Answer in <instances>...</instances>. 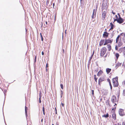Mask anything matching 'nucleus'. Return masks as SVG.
<instances>
[{"label":"nucleus","instance_id":"58836bf2","mask_svg":"<svg viewBox=\"0 0 125 125\" xmlns=\"http://www.w3.org/2000/svg\"><path fill=\"white\" fill-rule=\"evenodd\" d=\"M61 97L62 98V95L63 94V92H62V91L61 90Z\"/></svg>","mask_w":125,"mask_h":125},{"label":"nucleus","instance_id":"cd10ccee","mask_svg":"<svg viewBox=\"0 0 125 125\" xmlns=\"http://www.w3.org/2000/svg\"><path fill=\"white\" fill-rule=\"evenodd\" d=\"M41 96H40V95L39 98V102L40 103H41Z\"/></svg>","mask_w":125,"mask_h":125},{"label":"nucleus","instance_id":"393cba45","mask_svg":"<svg viewBox=\"0 0 125 125\" xmlns=\"http://www.w3.org/2000/svg\"><path fill=\"white\" fill-rule=\"evenodd\" d=\"M101 72L102 71H100L98 72L97 73V75L98 76H100V74L101 73Z\"/></svg>","mask_w":125,"mask_h":125},{"label":"nucleus","instance_id":"5fc2aeb1","mask_svg":"<svg viewBox=\"0 0 125 125\" xmlns=\"http://www.w3.org/2000/svg\"><path fill=\"white\" fill-rule=\"evenodd\" d=\"M63 33H62V39H63Z\"/></svg>","mask_w":125,"mask_h":125},{"label":"nucleus","instance_id":"c756f323","mask_svg":"<svg viewBox=\"0 0 125 125\" xmlns=\"http://www.w3.org/2000/svg\"><path fill=\"white\" fill-rule=\"evenodd\" d=\"M120 91H119V92H118V95L117 96V97L118 98L119 96V95H120Z\"/></svg>","mask_w":125,"mask_h":125},{"label":"nucleus","instance_id":"603ef678","mask_svg":"<svg viewBox=\"0 0 125 125\" xmlns=\"http://www.w3.org/2000/svg\"><path fill=\"white\" fill-rule=\"evenodd\" d=\"M53 7H54V5H55V4L54 3H53ZM53 8H54V7H53Z\"/></svg>","mask_w":125,"mask_h":125},{"label":"nucleus","instance_id":"49530a36","mask_svg":"<svg viewBox=\"0 0 125 125\" xmlns=\"http://www.w3.org/2000/svg\"><path fill=\"white\" fill-rule=\"evenodd\" d=\"M42 55H44V52H42Z\"/></svg>","mask_w":125,"mask_h":125},{"label":"nucleus","instance_id":"a211bd4d","mask_svg":"<svg viewBox=\"0 0 125 125\" xmlns=\"http://www.w3.org/2000/svg\"><path fill=\"white\" fill-rule=\"evenodd\" d=\"M112 116L114 119L115 120L116 119V115L115 113H114L112 114Z\"/></svg>","mask_w":125,"mask_h":125},{"label":"nucleus","instance_id":"39448f33","mask_svg":"<svg viewBox=\"0 0 125 125\" xmlns=\"http://www.w3.org/2000/svg\"><path fill=\"white\" fill-rule=\"evenodd\" d=\"M113 41V39H111V40L110 39H108V40L106 39L105 42L104 44V45H105L108 43H111Z\"/></svg>","mask_w":125,"mask_h":125},{"label":"nucleus","instance_id":"052dcab7","mask_svg":"<svg viewBox=\"0 0 125 125\" xmlns=\"http://www.w3.org/2000/svg\"><path fill=\"white\" fill-rule=\"evenodd\" d=\"M124 36L125 37V33H124Z\"/></svg>","mask_w":125,"mask_h":125},{"label":"nucleus","instance_id":"0e129e2a","mask_svg":"<svg viewBox=\"0 0 125 125\" xmlns=\"http://www.w3.org/2000/svg\"><path fill=\"white\" fill-rule=\"evenodd\" d=\"M42 120H43V119H42L41 120V121H42Z\"/></svg>","mask_w":125,"mask_h":125},{"label":"nucleus","instance_id":"0eeeda50","mask_svg":"<svg viewBox=\"0 0 125 125\" xmlns=\"http://www.w3.org/2000/svg\"><path fill=\"white\" fill-rule=\"evenodd\" d=\"M97 11V9H94L93 10V13L92 16V18L93 19L94 17H96V12Z\"/></svg>","mask_w":125,"mask_h":125},{"label":"nucleus","instance_id":"4be33fe9","mask_svg":"<svg viewBox=\"0 0 125 125\" xmlns=\"http://www.w3.org/2000/svg\"><path fill=\"white\" fill-rule=\"evenodd\" d=\"M115 56H116L117 59H118L119 56V54L118 53H116L115 54Z\"/></svg>","mask_w":125,"mask_h":125},{"label":"nucleus","instance_id":"37998d69","mask_svg":"<svg viewBox=\"0 0 125 125\" xmlns=\"http://www.w3.org/2000/svg\"><path fill=\"white\" fill-rule=\"evenodd\" d=\"M94 51L93 52V53L91 55H92L93 56L94 54Z\"/></svg>","mask_w":125,"mask_h":125},{"label":"nucleus","instance_id":"13d9d810","mask_svg":"<svg viewBox=\"0 0 125 125\" xmlns=\"http://www.w3.org/2000/svg\"><path fill=\"white\" fill-rule=\"evenodd\" d=\"M63 53H64V50L63 49Z\"/></svg>","mask_w":125,"mask_h":125},{"label":"nucleus","instance_id":"c9c22d12","mask_svg":"<svg viewBox=\"0 0 125 125\" xmlns=\"http://www.w3.org/2000/svg\"><path fill=\"white\" fill-rule=\"evenodd\" d=\"M107 80L109 82V83H111L109 79L108 78L107 79Z\"/></svg>","mask_w":125,"mask_h":125},{"label":"nucleus","instance_id":"8fccbe9b","mask_svg":"<svg viewBox=\"0 0 125 125\" xmlns=\"http://www.w3.org/2000/svg\"><path fill=\"white\" fill-rule=\"evenodd\" d=\"M112 13L113 14H115V13L113 12V11H112Z\"/></svg>","mask_w":125,"mask_h":125},{"label":"nucleus","instance_id":"a19ab883","mask_svg":"<svg viewBox=\"0 0 125 125\" xmlns=\"http://www.w3.org/2000/svg\"><path fill=\"white\" fill-rule=\"evenodd\" d=\"M123 125H125V122H123Z\"/></svg>","mask_w":125,"mask_h":125},{"label":"nucleus","instance_id":"412c9836","mask_svg":"<svg viewBox=\"0 0 125 125\" xmlns=\"http://www.w3.org/2000/svg\"><path fill=\"white\" fill-rule=\"evenodd\" d=\"M120 37V35H118L116 39V43H117L118 42V40L119 39V38Z\"/></svg>","mask_w":125,"mask_h":125},{"label":"nucleus","instance_id":"20e7f679","mask_svg":"<svg viewBox=\"0 0 125 125\" xmlns=\"http://www.w3.org/2000/svg\"><path fill=\"white\" fill-rule=\"evenodd\" d=\"M119 115L121 116H123L125 115L124 110L122 109H120L119 110Z\"/></svg>","mask_w":125,"mask_h":125},{"label":"nucleus","instance_id":"680f3d73","mask_svg":"<svg viewBox=\"0 0 125 125\" xmlns=\"http://www.w3.org/2000/svg\"><path fill=\"white\" fill-rule=\"evenodd\" d=\"M83 0H80L81 3V1Z\"/></svg>","mask_w":125,"mask_h":125},{"label":"nucleus","instance_id":"c03bdc74","mask_svg":"<svg viewBox=\"0 0 125 125\" xmlns=\"http://www.w3.org/2000/svg\"><path fill=\"white\" fill-rule=\"evenodd\" d=\"M61 104H62V106L63 107L64 105V104H63V103H62Z\"/></svg>","mask_w":125,"mask_h":125},{"label":"nucleus","instance_id":"bf43d9fd","mask_svg":"<svg viewBox=\"0 0 125 125\" xmlns=\"http://www.w3.org/2000/svg\"><path fill=\"white\" fill-rule=\"evenodd\" d=\"M46 71L47 72V69L46 68Z\"/></svg>","mask_w":125,"mask_h":125},{"label":"nucleus","instance_id":"f257e3e1","mask_svg":"<svg viewBox=\"0 0 125 125\" xmlns=\"http://www.w3.org/2000/svg\"><path fill=\"white\" fill-rule=\"evenodd\" d=\"M118 77H116L115 78H113L112 79V81L113 83L114 86V87H117L118 85Z\"/></svg>","mask_w":125,"mask_h":125},{"label":"nucleus","instance_id":"a878e982","mask_svg":"<svg viewBox=\"0 0 125 125\" xmlns=\"http://www.w3.org/2000/svg\"><path fill=\"white\" fill-rule=\"evenodd\" d=\"M93 56H92L91 55V56L89 58V62H90L91 61V59H92V58H93Z\"/></svg>","mask_w":125,"mask_h":125},{"label":"nucleus","instance_id":"4d7b16f0","mask_svg":"<svg viewBox=\"0 0 125 125\" xmlns=\"http://www.w3.org/2000/svg\"><path fill=\"white\" fill-rule=\"evenodd\" d=\"M46 25H47V21L46 22Z\"/></svg>","mask_w":125,"mask_h":125},{"label":"nucleus","instance_id":"864d4df0","mask_svg":"<svg viewBox=\"0 0 125 125\" xmlns=\"http://www.w3.org/2000/svg\"><path fill=\"white\" fill-rule=\"evenodd\" d=\"M118 125H121V124L119 123H118Z\"/></svg>","mask_w":125,"mask_h":125},{"label":"nucleus","instance_id":"09e8293b","mask_svg":"<svg viewBox=\"0 0 125 125\" xmlns=\"http://www.w3.org/2000/svg\"><path fill=\"white\" fill-rule=\"evenodd\" d=\"M59 123H58V122H57L56 123V125H59Z\"/></svg>","mask_w":125,"mask_h":125},{"label":"nucleus","instance_id":"e2e57ef3","mask_svg":"<svg viewBox=\"0 0 125 125\" xmlns=\"http://www.w3.org/2000/svg\"><path fill=\"white\" fill-rule=\"evenodd\" d=\"M114 108H113L112 109V110H114Z\"/></svg>","mask_w":125,"mask_h":125},{"label":"nucleus","instance_id":"a18cd8bd","mask_svg":"<svg viewBox=\"0 0 125 125\" xmlns=\"http://www.w3.org/2000/svg\"><path fill=\"white\" fill-rule=\"evenodd\" d=\"M48 63H47L46 64V68H47V67H48Z\"/></svg>","mask_w":125,"mask_h":125},{"label":"nucleus","instance_id":"9d476101","mask_svg":"<svg viewBox=\"0 0 125 125\" xmlns=\"http://www.w3.org/2000/svg\"><path fill=\"white\" fill-rule=\"evenodd\" d=\"M109 34V33L107 32H104L103 35V37L105 38H106L108 36Z\"/></svg>","mask_w":125,"mask_h":125},{"label":"nucleus","instance_id":"dca6fc26","mask_svg":"<svg viewBox=\"0 0 125 125\" xmlns=\"http://www.w3.org/2000/svg\"><path fill=\"white\" fill-rule=\"evenodd\" d=\"M122 45V42L120 41L118 43V47L121 46Z\"/></svg>","mask_w":125,"mask_h":125},{"label":"nucleus","instance_id":"f704fd0d","mask_svg":"<svg viewBox=\"0 0 125 125\" xmlns=\"http://www.w3.org/2000/svg\"><path fill=\"white\" fill-rule=\"evenodd\" d=\"M118 19H114V21L113 22V23H114V22L115 21H118Z\"/></svg>","mask_w":125,"mask_h":125},{"label":"nucleus","instance_id":"bb28decb","mask_svg":"<svg viewBox=\"0 0 125 125\" xmlns=\"http://www.w3.org/2000/svg\"><path fill=\"white\" fill-rule=\"evenodd\" d=\"M40 36L41 38V40H42V41H43V37L42 36V35L41 33H40Z\"/></svg>","mask_w":125,"mask_h":125},{"label":"nucleus","instance_id":"f3484780","mask_svg":"<svg viewBox=\"0 0 125 125\" xmlns=\"http://www.w3.org/2000/svg\"><path fill=\"white\" fill-rule=\"evenodd\" d=\"M28 109V108L26 107V106H25V113L26 115V116H27V110Z\"/></svg>","mask_w":125,"mask_h":125},{"label":"nucleus","instance_id":"f8f14e48","mask_svg":"<svg viewBox=\"0 0 125 125\" xmlns=\"http://www.w3.org/2000/svg\"><path fill=\"white\" fill-rule=\"evenodd\" d=\"M104 79L103 78H100L98 80V84L99 85H100V83L104 81Z\"/></svg>","mask_w":125,"mask_h":125},{"label":"nucleus","instance_id":"79ce46f5","mask_svg":"<svg viewBox=\"0 0 125 125\" xmlns=\"http://www.w3.org/2000/svg\"><path fill=\"white\" fill-rule=\"evenodd\" d=\"M124 53V54L123 55V56H124V57H125V52H123Z\"/></svg>","mask_w":125,"mask_h":125},{"label":"nucleus","instance_id":"e433bc0d","mask_svg":"<svg viewBox=\"0 0 125 125\" xmlns=\"http://www.w3.org/2000/svg\"><path fill=\"white\" fill-rule=\"evenodd\" d=\"M36 56H35V57L34 59V62H35L36 61Z\"/></svg>","mask_w":125,"mask_h":125},{"label":"nucleus","instance_id":"6e6d98bb","mask_svg":"<svg viewBox=\"0 0 125 125\" xmlns=\"http://www.w3.org/2000/svg\"><path fill=\"white\" fill-rule=\"evenodd\" d=\"M66 30L65 31V34H66Z\"/></svg>","mask_w":125,"mask_h":125},{"label":"nucleus","instance_id":"2f4dec72","mask_svg":"<svg viewBox=\"0 0 125 125\" xmlns=\"http://www.w3.org/2000/svg\"><path fill=\"white\" fill-rule=\"evenodd\" d=\"M109 84L110 85V86L111 89V90L112 89V88L111 84V83H109Z\"/></svg>","mask_w":125,"mask_h":125},{"label":"nucleus","instance_id":"473e14b6","mask_svg":"<svg viewBox=\"0 0 125 125\" xmlns=\"http://www.w3.org/2000/svg\"><path fill=\"white\" fill-rule=\"evenodd\" d=\"M92 94L93 95V96L94 94V90H92Z\"/></svg>","mask_w":125,"mask_h":125},{"label":"nucleus","instance_id":"338daca9","mask_svg":"<svg viewBox=\"0 0 125 125\" xmlns=\"http://www.w3.org/2000/svg\"><path fill=\"white\" fill-rule=\"evenodd\" d=\"M52 125H54L53 124H52Z\"/></svg>","mask_w":125,"mask_h":125},{"label":"nucleus","instance_id":"f03ea898","mask_svg":"<svg viewBox=\"0 0 125 125\" xmlns=\"http://www.w3.org/2000/svg\"><path fill=\"white\" fill-rule=\"evenodd\" d=\"M106 49L105 47H103L101 49L100 55L103 56L104 55L106 51Z\"/></svg>","mask_w":125,"mask_h":125},{"label":"nucleus","instance_id":"72a5a7b5","mask_svg":"<svg viewBox=\"0 0 125 125\" xmlns=\"http://www.w3.org/2000/svg\"><path fill=\"white\" fill-rule=\"evenodd\" d=\"M115 49L116 50H118V47L117 45H116L115 47Z\"/></svg>","mask_w":125,"mask_h":125},{"label":"nucleus","instance_id":"774afa93","mask_svg":"<svg viewBox=\"0 0 125 125\" xmlns=\"http://www.w3.org/2000/svg\"><path fill=\"white\" fill-rule=\"evenodd\" d=\"M124 67L125 68V65L124 66Z\"/></svg>","mask_w":125,"mask_h":125},{"label":"nucleus","instance_id":"69168bd1","mask_svg":"<svg viewBox=\"0 0 125 125\" xmlns=\"http://www.w3.org/2000/svg\"><path fill=\"white\" fill-rule=\"evenodd\" d=\"M115 105H116V104H115Z\"/></svg>","mask_w":125,"mask_h":125},{"label":"nucleus","instance_id":"ea45409f","mask_svg":"<svg viewBox=\"0 0 125 125\" xmlns=\"http://www.w3.org/2000/svg\"><path fill=\"white\" fill-rule=\"evenodd\" d=\"M55 114H57V109L56 108H55Z\"/></svg>","mask_w":125,"mask_h":125},{"label":"nucleus","instance_id":"6e6552de","mask_svg":"<svg viewBox=\"0 0 125 125\" xmlns=\"http://www.w3.org/2000/svg\"><path fill=\"white\" fill-rule=\"evenodd\" d=\"M106 12L105 11L103 12L102 15V19L103 20H104L105 19L106 15Z\"/></svg>","mask_w":125,"mask_h":125},{"label":"nucleus","instance_id":"ddd939ff","mask_svg":"<svg viewBox=\"0 0 125 125\" xmlns=\"http://www.w3.org/2000/svg\"><path fill=\"white\" fill-rule=\"evenodd\" d=\"M110 26H111V28L109 30V31H110L111 30H112L113 29L114 25L113 24V23L111 22L110 23Z\"/></svg>","mask_w":125,"mask_h":125},{"label":"nucleus","instance_id":"4c0bfd02","mask_svg":"<svg viewBox=\"0 0 125 125\" xmlns=\"http://www.w3.org/2000/svg\"><path fill=\"white\" fill-rule=\"evenodd\" d=\"M122 84L123 85H125V81L122 82Z\"/></svg>","mask_w":125,"mask_h":125},{"label":"nucleus","instance_id":"9b49d317","mask_svg":"<svg viewBox=\"0 0 125 125\" xmlns=\"http://www.w3.org/2000/svg\"><path fill=\"white\" fill-rule=\"evenodd\" d=\"M122 63H119V62H117L115 66V67L116 68V69H117V68L119 66H120L121 65Z\"/></svg>","mask_w":125,"mask_h":125},{"label":"nucleus","instance_id":"aec40b11","mask_svg":"<svg viewBox=\"0 0 125 125\" xmlns=\"http://www.w3.org/2000/svg\"><path fill=\"white\" fill-rule=\"evenodd\" d=\"M109 117V115L108 113H107V114L106 115H102L103 117H105L106 118H107Z\"/></svg>","mask_w":125,"mask_h":125},{"label":"nucleus","instance_id":"7c9ffc66","mask_svg":"<svg viewBox=\"0 0 125 125\" xmlns=\"http://www.w3.org/2000/svg\"><path fill=\"white\" fill-rule=\"evenodd\" d=\"M123 95L124 96H125V89L123 90Z\"/></svg>","mask_w":125,"mask_h":125},{"label":"nucleus","instance_id":"2eb2a0df","mask_svg":"<svg viewBox=\"0 0 125 125\" xmlns=\"http://www.w3.org/2000/svg\"><path fill=\"white\" fill-rule=\"evenodd\" d=\"M111 70V69L107 68L106 69V72L107 74H109Z\"/></svg>","mask_w":125,"mask_h":125},{"label":"nucleus","instance_id":"5701e85b","mask_svg":"<svg viewBox=\"0 0 125 125\" xmlns=\"http://www.w3.org/2000/svg\"><path fill=\"white\" fill-rule=\"evenodd\" d=\"M42 111L43 112V114L44 115H45V108L44 107H42Z\"/></svg>","mask_w":125,"mask_h":125},{"label":"nucleus","instance_id":"b1692460","mask_svg":"<svg viewBox=\"0 0 125 125\" xmlns=\"http://www.w3.org/2000/svg\"><path fill=\"white\" fill-rule=\"evenodd\" d=\"M96 75H94V80L95 81L97 82V78H96Z\"/></svg>","mask_w":125,"mask_h":125},{"label":"nucleus","instance_id":"7ed1b4c3","mask_svg":"<svg viewBox=\"0 0 125 125\" xmlns=\"http://www.w3.org/2000/svg\"><path fill=\"white\" fill-rule=\"evenodd\" d=\"M102 7L104 9L107 7V0H104L103 3L102 5Z\"/></svg>","mask_w":125,"mask_h":125},{"label":"nucleus","instance_id":"de8ad7c7","mask_svg":"<svg viewBox=\"0 0 125 125\" xmlns=\"http://www.w3.org/2000/svg\"><path fill=\"white\" fill-rule=\"evenodd\" d=\"M115 17H116V19H118V16H117V15H115Z\"/></svg>","mask_w":125,"mask_h":125},{"label":"nucleus","instance_id":"423d86ee","mask_svg":"<svg viewBox=\"0 0 125 125\" xmlns=\"http://www.w3.org/2000/svg\"><path fill=\"white\" fill-rule=\"evenodd\" d=\"M124 20L121 17H119L118 19L117 22L120 24L123 23L124 21Z\"/></svg>","mask_w":125,"mask_h":125},{"label":"nucleus","instance_id":"3c124183","mask_svg":"<svg viewBox=\"0 0 125 125\" xmlns=\"http://www.w3.org/2000/svg\"><path fill=\"white\" fill-rule=\"evenodd\" d=\"M117 14L118 15V16H119V17H120V14L119 13H118Z\"/></svg>","mask_w":125,"mask_h":125},{"label":"nucleus","instance_id":"6ab92c4d","mask_svg":"<svg viewBox=\"0 0 125 125\" xmlns=\"http://www.w3.org/2000/svg\"><path fill=\"white\" fill-rule=\"evenodd\" d=\"M107 47L108 49V50L110 51L111 49V46L109 44L107 45Z\"/></svg>","mask_w":125,"mask_h":125},{"label":"nucleus","instance_id":"1a4fd4ad","mask_svg":"<svg viewBox=\"0 0 125 125\" xmlns=\"http://www.w3.org/2000/svg\"><path fill=\"white\" fill-rule=\"evenodd\" d=\"M111 101L113 103H115L116 101V98L115 96H113L111 99Z\"/></svg>","mask_w":125,"mask_h":125},{"label":"nucleus","instance_id":"4468645a","mask_svg":"<svg viewBox=\"0 0 125 125\" xmlns=\"http://www.w3.org/2000/svg\"><path fill=\"white\" fill-rule=\"evenodd\" d=\"M104 40H101L100 42L99 45L100 46L102 45L104 42Z\"/></svg>","mask_w":125,"mask_h":125},{"label":"nucleus","instance_id":"c85d7f7f","mask_svg":"<svg viewBox=\"0 0 125 125\" xmlns=\"http://www.w3.org/2000/svg\"><path fill=\"white\" fill-rule=\"evenodd\" d=\"M60 86H61V88L62 89H63V84H60Z\"/></svg>","mask_w":125,"mask_h":125}]
</instances>
